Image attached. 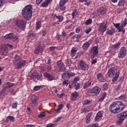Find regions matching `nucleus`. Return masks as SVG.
Returning a JSON list of instances; mask_svg holds the SVG:
<instances>
[{
	"mask_svg": "<svg viewBox=\"0 0 127 127\" xmlns=\"http://www.w3.org/2000/svg\"><path fill=\"white\" fill-rule=\"evenodd\" d=\"M44 76L45 78H47L48 79V81H53V80L54 79V78L51 74L47 73V72H45L44 73Z\"/></svg>",
	"mask_w": 127,
	"mask_h": 127,
	"instance_id": "17",
	"label": "nucleus"
},
{
	"mask_svg": "<svg viewBox=\"0 0 127 127\" xmlns=\"http://www.w3.org/2000/svg\"><path fill=\"white\" fill-rule=\"evenodd\" d=\"M99 127V124H92L88 125L87 127Z\"/></svg>",
	"mask_w": 127,
	"mask_h": 127,
	"instance_id": "45",
	"label": "nucleus"
},
{
	"mask_svg": "<svg viewBox=\"0 0 127 127\" xmlns=\"http://www.w3.org/2000/svg\"><path fill=\"white\" fill-rule=\"evenodd\" d=\"M98 30L100 32H105L107 30V24L103 22L99 24Z\"/></svg>",
	"mask_w": 127,
	"mask_h": 127,
	"instance_id": "9",
	"label": "nucleus"
},
{
	"mask_svg": "<svg viewBox=\"0 0 127 127\" xmlns=\"http://www.w3.org/2000/svg\"><path fill=\"white\" fill-rule=\"evenodd\" d=\"M31 100V104L32 105H35V104H36V102L37 101V97L35 95H32Z\"/></svg>",
	"mask_w": 127,
	"mask_h": 127,
	"instance_id": "27",
	"label": "nucleus"
},
{
	"mask_svg": "<svg viewBox=\"0 0 127 127\" xmlns=\"http://www.w3.org/2000/svg\"><path fill=\"white\" fill-rule=\"evenodd\" d=\"M125 108V104L121 101L112 103L109 106V111L113 114H118Z\"/></svg>",
	"mask_w": 127,
	"mask_h": 127,
	"instance_id": "1",
	"label": "nucleus"
},
{
	"mask_svg": "<svg viewBox=\"0 0 127 127\" xmlns=\"http://www.w3.org/2000/svg\"><path fill=\"white\" fill-rule=\"evenodd\" d=\"M115 67L110 68L108 71V75L110 78H113L115 76Z\"/></svg>",
	"mask_w": 127,
	"mask_h": 127,
	"instance_id": "15",
	"label": "nucleus"
},
{
	"mask_svg": "<svg viewBox=\"0 0 127 127\" xmlns=\"http://www.w3.org/2000/svg\"><path fill=\"white\" fill-rule=\"evenodd\" d=\"M81 114H83L84 113H87L88 112V110L86 108H83L81 110Z\"/></svg>",
	"mask_w": 127,
	"mask_h": 127,
	"instance_id": "55",
	"label": "nucleus"
},
{
	"mask_svg": "<svg viewBox=\"0 0 127 127\" xmlns=\"http://www.w3.org/2000/svg\"><path fill=\"white\" fill-rule=\"evenodd\" d=\"M64 107V105H63V104H60L58 107V109H59V110L61 111V110H62V109H63V108Z\"/></svg>",
	"mask_w": 127,
	"mask_h": 127,
	"instance_id": "52",
	"label": "nucleus"
},
{
	"mask_svg": "<svg viewBox=\"0 0 127 127\" xmlns=\"http://www.w3.org/2000/svg\"><path fill=\"white\" fill-rule=\"evenodd\" d=\"M120 77V72H116L115 73V77L112 79V82H115L118 80V78Z\"/></svg>",
	"mask_w": 127,
	"mask_h": 127,
	"instance_id": "32",
	"label": "nucleus"
},
{
	"mask_svg": "<svg viewBox=\"0 0 127 127\" xmlns=\"http://www.w3.org/2000/svg\"><path fill=\"white\" fill-rule=\"evenodd\" d=\"M74 76H75V73L73 72H65L62 75V78L64 79V78H66V77H74Z\"/></svg>",
	"mask_w": 127,
	"mask_h": 127,
	"instance_id": "16",
	"label": "nucleus"
},
{
	"mask_svg": "<svg viewBox=\"0 0 127 127\" xmlns=\"http://www.w3.org/2000/svg\"><path fill=\"white\" fill-rule=\"evenodd\" d=\"M43 50H44V47L41 48V46L39 45L38 47L36 49L35 51V54H38L39 52L42 53L43 52Z\"/></svg>",
	"mask_w": 127,
	"mask_h": 127,
	"instance_id": "21",
	"label": "nucleus"
},
{
	"mask_svg": "<svg viewBox=\"0 0 127 127\" xmlns=\"http://www.w3.org/2000/svg\"><path fill=\"white\" fill-rule=\"evenodd\" d=\"M41 27V22L39 21H37L36 23V30H38L39 28Z\"/></svg>",
	"mask_w": 127,
	"mask_h": 127,
	"instance_id": "34",
	"label": "nucleus"
},
{
	"mask_svg": "<svg viewBox=\"0 0 127 127\" xmlns=\"http://www.w3.org/2000/svg\"><path fill=\"white\" fill-rule=\"evenodd\" d=\"M16 25L21 29H24L26 26V21L22 19H18L16 21Z\"/></svg>",
	"mask_w": 127,
	"mask_h": 127,
	"instance_id": "5",
	"label": "nucleus"
},
{
	"mask_svg": "<svg viewBox=\"0 0 127 127\" xmlns=\"http://www.w3.org/2000/svg\"><path fill=\"white\" fill-rule=\"evenodd\" d=\"M84 4L85 5H90L92 3V1L91 0H84Z\"/></svg>",
	"mask_w": 127,
	"mask_h": 127,
	"instance_id": "42",
	"label": "nucleus"
},
{
	"mask_svg": "<svg viewBox=\"0 0 127 127\" xmlns=\"http://www.w3.org/2000/svg\"><path fill=\"white\" fill-rule=\"evenodd\" d=\"M12 107L13 109H15L16 108H17V102H15V103H13L12 105Z\"/></svg>",
	"mask_w": 127,
	"mask_h": 127,
	"instance_id": "54",
	"label": "nucleus"
},
{
	"mask_svg": "<svg viewBox=\"0 0 127 127\" xmlns=\"http://www.w3.org/2000/svg\"><path fill=\"white\" fill-rule=\"evenodd\" d=\"M125 3H126V1H125V0H119L118 5L119 6H123Z\"/></svg>",
	"mask_w": 127,
	"mask_h": 127,
	"instance_id": "38",
	"label": "nucleus"
},
{
	"mask_svg": "<svg viewBox=\"0 0 127 127\" xmlns=\"http://www.w3.org/2000/svg\"><path fill=\"white\" fill-rule=\"evenodd\" d=\"M55 125L53 124H49L47 125L46 127H54Z\"/></svg>",
	"mask_w": 127,
	"mask_h": 127,
	"instance_id": "60",
	"label": "nucleus"
},
{
	"mask_svg": "<svg viewBox=\"0 0 127 127\" xmlns=\"http://www.w3.org/2000/svg\"><path fill=\"white\" fill-rule=\"evenodd\" d=\"M89 46L90 44H89V42H87L83 44V45L82 46V48L84 50H86V49L89 48Z\"/></svg>",
	"mask_w": 127,
	"mask_h": 127,
	"instance_id": "33",
	"label": "nucleus"
},
{
	"mask_svg": "<svg viewBox=\"0 0 127 127\" xmlns=\"http://www.w3.org/2000/svg\"><path fill=\"white\" fill-rule=\"evenodd\" d=\"M90 93L99 94V93L101 92V88L98 86H94L92 89H90Z\"/></svg>",
	"mask_w": 127,
	"mask_h": 127,
	"instance_id": "14",
	"label": "nucleus"
},
{
	"mask_svg": "<svg viewBox=\"0 0 127 127\" xmlns=\"http://www.w3.org/2000/svg\"><path fill=\"white\" fill-rule=\"evenodd\" d=\"M96 63H97V60H92V62H91V64L93 65L94 64H96Z\"/></svg>",
	"mask_w": 127,
	"mask_h": 127,
	"instance_id": "64",
	"label": "nucleus"
},
{
	"mask_svg": "<svg viewBox=\"0 0 127 127\" xmlns=\"http://www.w3.org/2000/svg\"><path fill=\"white\" fill-rule=\"evenodd\" d=\"M77 97H79V93H78V92H75L72 93L71 96V100L75 101L77 99Z\"/></svg>",
	"mask_w": 127,
	"mask_h": 127,
	"instance_id": "22",
	"label": "nucleus"
},
{
	"mask_svg": "<svg viewBox=\"0 0 127 127\" xmlns=\"http://www.w3.org/2000/svg\"><path fill=\"white\" fill-rule=\"evenodd\" d=\"M62 119H63V117H58L56 119L55 122L56 123H58V122H59V121H60V120H61Z\"/></svg>",
	"mask_w": 127,
	"mask_h": 127,
	"instance_id": "59",
	"label": "nucleus"
},
{
	"mask_svg": "<svg viewBox=\"0 0 127 127\" xmlns=\"http://www.w3.org/2000/svg\"><path fill=\"white\" fill-rule=\"evenodd\" d=\"M81 36H82L80 34L77 35V36L76 37V39H77V42H79V39H80V38H81Z\"/></svg>",
	"mask_w": 127,
	"mask_h": 127,
	"instance_id": "62",
	"label": "nucleus"
},
{
	"mask_svg": "<svg viewBox=\"0 0 127 127\" xmlns=\"http://www.w3.org/2000/svg\"><path fill=\"white\" fill-rule=\"evenodd\" d=\"M19 60H20V56L16 55L15 56V61L14 62V63H17V62L19 61Z\"/></svg>",
	"mask_w": 127,
	"mask_h": 127,
	"instance_id": "39",
	"label": "nucleus"
},
{
	"mask_svg": "<svg viewBox=\"0 0 127 127\" xmlns=\"http://www.w3.org/2000/svg\"><path fill=\"white\" fill-rule=\"evenodd\" d=\"M60 8L61 10H65V8H66V6H65V5H62L61 4H60Z\"/></svg>",
	"mask_w": 127,
	"mask_h": 127,
	"instance_id": "48",
	"label": "nucleus"
},
{
	"mask_svg": "<svg viewBox=\"0 0 127 127\" xmlns=\"http://www.w3.org/2000/svg\"><path fill=\"white\" fill-rule=\"evenodd\" d=\"M80 68L83 71H86L89 69V65L83 61H81L79 63Z\"/></svg>",
	"mask_w": 127,
	"mask_h": 127,
	"instance_id": "8",
	"label": "nucleus"
},
{
	"mask_svg": "<svg viewBox=\"0 0 127 127\" xmlns=\"http://www.w3.org/2000/svg\"><path fill=\"white\" fill-rule=\"evenodd\" d=\"M106 96H107V93H103L102 94V96L99 99V102H103L105 98H106Z\"/></svg>",
	"mask_w": 127,
	"mask_h": 127,
	"instance_id": "36",
	"label": "nucleus"
},
{
	"mask_svg": "<svg viewBox=\"0 0 127 127\" xmlns=\"http://www.w3.org/2000/svg\"><path fill=\"white\" fill-rule=\"evenodd\" d=\"M51 1V0H45V1L42 2L41 4V7H47L49 3Z\"/></svg>",
	"mask_w": 127,
	"mask_h": 127,
	"instance_id": "24",
	"label": "nucleus"
},
{
	"mask_svg": "<svg viewBox=\"0 0 127 127\" xmlns=\"http://www.w3.org/2000/svg\"><path fill=\"white\" fill-rule=\"evenodd\" d=\"M43 0H36V4H40Z\"/></svg>",
	"mask_w": 127,
	"mask_h": 127,
	"instance_id": "57",
	"label": "nucleus"
},
{
	"mask_svg": "<svg viewBox=\"0 0 127 127\" xmlns=\"http://www.w3.org/2000/svg\"><path fill=\"white\" fill-rule=\"evenodd\" d=\"M76 53H77V49H76V48L73 47L70 51L71 57H74V56L76 55Z\"/></svg>",
	"mask_w": 127,
	"mask_h": 127,
	"instance_id": "29",
	"label": "nucleus"
},
{
	"mask_svg": "<svg viewBox=\"0 0 127 127\" xmlns=\"http://www.w3.org/2000/svg\"><path fill=\"white\" fill-rule=\"evenodd\" d=\"M118 118H122L124 120H126V119H127V111H124L119 114V115H118Z\"/></svg>",
	"mask_w": 127,
	"mask_h": 127,
	"instance_id": "20",
	"label": "nucleus"
},
{
	"mask_svg": "<svg viewBox=\"0 0 127 127\" xmlns=\"http://www.w3.org/2000/svg\"><path fill=\"white\" fill-rule=\"evenodd\" d=\"M116 30L114 28H111L110 29H109L107 32L106 34L109 35H113L115 32H116Z\"/></svg>",
	"mask_w": 127,
	"mask_h": 127,
	"instance_id": "30",
	"label": "nucleus"
},
{
	"mask_svg": "<svg viewBox=\"0 0 127 127\" xmlns=\"http://www.w3.org/2000/svg\"><path fill=\"white\" fill-rule=\"evenodd\" d=\"M127 56V49L123 47H121L120 50L118 53V58L123 59L124 57Z\"/></svg>",
	"mask_w": 127,
	"mask_h": 127,
	"instance_id": "6",
	"label": "nucleus"
},
{
	"mask_svg": "<svg viewBox=\"0 0 127 127\" xmlns=\"http://www.w3.org/2000/svg\"><path fill=\"white\" fill-rule=\"evenodd\" d=\"M91 83L92 82H90V83H89V82H86V83H85V85L83 86V88L86 89V88H88V87H89V86H90Z\"/></svg>",
	"mask_w": 127,
	"mask_h": 127,
	"instance_id": "47",
	"label": "nucleus"
},
{
	"mask_svg": "<svg viewBox=\"0 0 127 127\" xmlns=\"http://www.w3.org/2000/svg\"><path fill=\"white\" fill-rule=\"evenodd\" d=\"M46 116L45 112H41L40 114L38 116V117L40 118H44Z\"/></svg>",
	"mask_w": 127,
	"mask_h": 127,
	"instance_id": "40",
	"label": "nucleus"
},
{
	"mask_svg": "<svg viewBox=\"0 0 127 127\" xmlns=\"http://www.w3.org/2000/svg\"><path fill=\"white\" fill-rule=\"evenodd\" d=\"M26 63H27V61L21 60L17 63H15L14 65L16 66V69H21V68L25 66Z\"/></svg>",
	"mask_w": 127,
	"mask_h": 127,
	"instance_id": "7",
	"label": "nucleus"
},
{
	"mask_svg": "<svg viewBox=\"0 0 127 127\" xmlns=\"http://www.w3.org/2000/svg\"><path fill=\"white\" fill-rule=\"evenodd\" d=\"M127 98V95L125 94H123L119 97V100H125Z\"/></svg>",
	"mask_w": 127,
	"mask_h": 127,
	"instance_id": "46",
	"label": "nucleus"
},
{
	"mask_svg": "<svg viewBox=\"0 0 127 127\" xmlns=\"http://www.w3.org/2000/svg\"><path fill=\"white\" fill-rule=\"evenodd\" d=\"M79 88H80V84L79 83H75L74 84V89L75 90H78Z\"/></svg>",
	"mask_w": 127,
	"mask_h": 127,
	"instance_id": "50",
	"label": "nucleus"
},
{
	"mask_svg": "<svg viewBox=\"0 0 127 127\" xmlns=\"http://www.w3.org/2000/svg\"><path fill=\"white\" fill-rule=\"evenodd\" d=\"M92 116H93V113H92L87 114L85 118L86 124H90V122H91V117H92Z\"/></svg>",
	"mask_w": 127,
	"mask_h": 127,
	"instance_id": "18",
	"label": "nucleus"
},
{
	"mask_svg": "<svg viewBox=\"0 0 127 127\" xmlns=\"http://www.w3.org/2000/svg\"><path fill=\"white\" fill-rule=\"evenodd\" d=\"M103 90H107V89H108V84H107V83L103 85Z\"/></svg>",
	"mask_w": 127,
	"mask_h": 127,
	"instance_id": "56",
	"label": "nucleus"
},
{
	"mask_svg": "<svg viewBox=\"0 0 127 127\" xmlns=\"http://www.w3.org/2000/svg\"><path fill=\"white\" fill-rule=\"evenodd\" d=\"M55 17H56V18H57V19L59 20V22H61V21H63V19H64L63 16H60V15L57 16V15H55Z\"/></svg>",
	"mask_w": 127,
	"mask_h": 127,
	"instance_id": "37",
	"label": "nucleus"
},
{
	"mask_svg": "<svg viewBox=\"0 0 127 127\" xmlns=\"http://www.w3.org/2000/svg\"><path fill=\"white\" fill-rule=\"evenodd\" d=\"M121 47V43L118 42L113 46V48L114 49H119Z\"/></svg>",
	"mask_w": 127,
	"mask_h": 127,
	"instance_id": "35",
	"label": "nucleus"
},
{
	"mask_svg": "<svg viewBox=\"0 0 127 127\" xmlns=\"http://www.w3.org/2000/svg\"><path fill=\"white\" fill-rule=\"evenodd\" d=\"M97 76L98 80H99L100 82H105V79L102 74L98 73L97 74Z\"/></svg>",
	"mask_w": 127,
	"mask_h": 127,
	"instance_id": "28",
	"label": "nucleus"
},
{
	"mask_svg": "<svg viewBox=\"0 0 127 127\" xmlns=\"http://www.w3.org/2000/svg\"><path fill=\"white\" fill-rule=\"evenodd\" d=\"M42 88V86L41 85H36L34 87V91H38L40 90Z\"/></svg>",
	"mask_w": 127,
	"mask_h": 127,
	"instance_id": "41",
	"label": "nucleus"
},
{
	"mask_svg": "<svg viewBox=\"0 0 127 127\" xmlns=\"http://www.w3.org/2000/svg\"><path fill=\"white\" fill-rule=\"evenodd\" d=\"M114 26H115V28H117L119 32H125V30L124 29V27L127 26V18L125 19L124 21L122 23L121 25V23H114Z\"/></svg>",
	"mask_w": 127,
	"mask_h": 127,
	"instance_id": "3",
	"label": "nucleus"
},
{
	"mask_svg": "<svg viewBox=\"0 0 127 127\" xmlns=\"http://www.w3.org/2000/svg\"><path fill=\"white\" fill-rule=\"evenodd\" d=\"M68 2V0H61L60 2V4H62L65 5L66 2Z\"/></svg>",
	"mask_w": 127,
	"mask_h": 127,
	"instance_id": "44",
	"label": "nucleus"
},
{
	"mask_svg": "<svg viewBox=\"0 0 127 127\" xmlns=\"http://www.w3.org/2000/svg\"><path fill=\"white\" fill-rule=\"evenodd\" d=\"M7 47H9L11 49L13 46L9 44H3L1 45L0 52L2 54V55H6L7 53H8V49H7Z\"/></svg>",
	"mask_w": 127,
	"mask_h": 127,
	"instance_id": "4",
	"label": "nucleus"
},
{
	"mask_svg": "<svg viewBox=\"0 0 127 127\" xmlns=\"http://www.w3.org/2000/svg\"><path fill=\"white\" fill-rule=\"evenodd\" d=\"M4 38L6 39H15V40H17L18 39V36H15L12 33H9L5 35Z\"/></svg>",
	"mask_w": 127,
	"mask_h": 127,
	"instance_id": "10",
	"label": "nucleus"
},
{
	"mask_svg": "<svg viewBox=\"0 0 127 127\" xmlns=\"http://www.w3.org/2000/svg\"><path fill=\"white\" fill-rule=\"evenodd\" d=\"M57 64L58 67L60 69V72H64V71H65L66 69L65 68V66H64V64H63V63L61 61H59L57 62Z\"/></svg>",
	"mask_w": 127,
	"mask_h": 127,
	"instance_id": "11",
	"label": "nucleus"
},
{
	"mask_svg": "<svg viewBox=\"0 0 127 127\" xmlns=\"http://www.w3.org/2000/svg\"><path fill=\"white\" fill-rule=\"evenodd\" d=\"M58 98H62L64 96H65V94L63 93V94H58L57 95Z\"/></svg>",
	"mask_w": 127,
	"mask_h": 127,
	"instance_id": "61",
	"label": "nucleus"
},
{
	"mask_svg": "<svg viewBox=\"0 0 127 127\" xmlns=\"http://www.w3.org/2000/svg\"><path fill=\"white\" fill-rule=\"evenodd\" d=\"M98 11L100 13L101 15H104V14L107 12V9L103 7H101L98 8Z\"/></svg>",
	"mask_w": 127,
	"mask_h": 127,
	"instance_id": "19",
	"label": "nucleus"
},
{
	"mask_svg": "<svg viewBox=\"0 0 127 127\" xmlns=\"http://www.w3.org/2000/svg\"><path fill=\"white\" fill-rule=\"evenodd\" d=\"M13 86H14V83H11L10 82H7L6 83H5L3 86V88L4 89H8V88H10V87H13Z\"/></svg>",
	"mask_w": 127,
	"mask_h": 127,
	"instance_id": "26",
	"label": "nucleus"
},
{
	"mask_svg": "<svg viewBox=\"0 0 127 127\" xmlns=\"http://www.w3.org/2000/svg\"><path fill=\"white\" fill-rule=\"evenodd\" d=\"M9 121L11 123H14L15 121V118L13 116H8V117H6V119L5 120L6 123H9Z\"/></svg>",
	"mask_w": 127,
	"mask_h": 127,
	"instance_id": "25",
	"label": "nucleus"
},
{
	"mask_svg": "<svg viewBox=\"0 0 127 127\" xmlns=\"http://www.w3.org/2000/svg\"><path fill=\"white\" fill-rule=\"evenodd\" d=\"M103 117V113H102V111H99L97 114L95 118V122L98 123L100 122L102 119V117Z\"/></svg>",
	"mask_w": 127,
	"mask_h": 127,
	"instance_id": "12",
	"label": "nucleus"
},
{
	"mask_svg": "<svg viewBox=\"0 0 127 127\" xmlns=\"http://www.w3.org/2000/svg\"><path fill=\"white\" fill-rule=\"evenodd\" d=\"M91 103V101L88 100H85L82 102L83 105H88Z\"/></svg>",
	"mask_w": 127,
	"mask_h": 127,
	"instance_id": "49",
	"label": "nucleus"
},
{
	"mask_svg": "<svg viewBox=\"0 0 127 127\" xmlns=\"http://www.w3.org/2000/svg\"><path fill=\"white\" fill-rule=\"evenodd\" d=\"M26 127H36L35 125H26Z\"/></svg>",
	"mask_w": 127,
	"mask_h": 127,
	"instance_id": "63",
	"label": "nucleus"
},
{
	"mask_svg": "<svg viewBox=\"0 0 127 127\" xmlns=\"http://www.w3.org/2000/svg\"><path fill=\"white\" fill-rule=\"evenodd\" d=\"M32 78H33V79H37V80H40V79L42 78V75L37 73V71H35L34 73H33Z\"/></svg>",
	"mask_w": 127,
	"mask_h": 127,
	"instance_id": "13",
	"label": "nucleus"
},
{
	"mask_svg": "<svg viewBox=\"0 0 127 127\" xmlns=\"http://www.w3.org/2000/svg\"><path fill=\"white\" fill-rule=\"evenodd\" d=\"M22 15L25 19H30L32 16V6L29 4L22 10Z\"/></svg>",
	"mask_w": 127,
	"mask_h": 127,
	"instance_id": "2",
	"label": "nucleus"
},
{
	"mask_svg": "<svg viewBox=\"0 0 127 127\" xmlns=\"http://www.w3.org/2000/svg\"><path fill=\"white\" fill-rule=\"evenodd\" d=\"M119 118V120L116 122L117 126H121L122 124L124 122V120H125L124 118L118 117Z\"/></svg>",
	"mask_w": 127,
	"mask_h": 127,
	"instance_id": "31",
	"label": "nucleus"
},
{
	"mask_svg": "<svg viewBox=\"0 0 127 127\" xmlns=\"http://www.w3.org/2000/svg\"><path fill=\"white\" fill-rule=\"evenodd\" d=\"M98 47H94L92 49H91V53L92 54V55H96L97 54H98Z\"/></svg>",
	"mask_w": 127,
	"mask_h": 127,
	"instance_id": "23",
	"label": "nucleus"
},
{
	"mask_svg": "<svg viewBox=\"0 0 127 127\" xmlns=\"http://www.w3.org/2000/svg\"><path fill=\"white\" fill-rule=\"evenodd\" d=\"M81 31V27H77L75 29V32L76 33H79Z\"/></svg>",
	"mask_w": 127,
	"mask_h": 127,
	"instance_id": "53",
	"label": "nucleus"
},
{
	"mask_svg": "<svg viewBox=\"0 0 127 127\" xmlns=\"http://www.w3.org/2000/svg\"><path fill=\"white\" fill-rule=\"evenodd\" d=\"M63 84L64 86H68V80H64L63 82Z\"/></svg>",
	"mask_w": 127,
	"mask_h": 127,
	"instance_id": "58",
	"label": "nucleus"
},
{
	"mask_svg": "<svg viewBox=\"0 0 127 127\" xmlns=\"http://www.w3.org/2000/svg\"><path fill=\"white\" fill-rule=\"evenodd\" d=\"M92 18H90L85 21V24H86V25L91 24V23H92Z\"/></svg>",
	"mask_w": 127,
	"mask_h": 127,
	"instance_id": "43",
	"label": "nucleus"
},
{
	"mask_svg": "<svg viewBox=\"0 0 127 127\" xmlns=\"http://www.w3.org/2000/svg\"><path fill=\"white\" fill-rule=\"evenodd\" d=\"M92 30L91 28H87L85 30V32L86 33V34H89L90 32H91V31Z\"/></svg>",
	"mask_w": 127,
	"mask_h": 127,
	"instance_id": "51",
	"label": "nucleus"
}]
</instances>
